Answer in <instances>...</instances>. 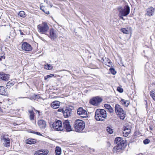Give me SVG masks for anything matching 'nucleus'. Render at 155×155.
<instances>
[{
    "mask_svg": "<svg viewBox=\"0 0 155 155\" xmlns=\"http://www.w3.org/2000/svg\"><path fill=\"white\" fill-rule=\"evenodd\" d=\"M115 110V112L118 115H119L120 119L124 120L126 117V114L125 111L118 104H116Z\"/></svg>",
    "mask_w": 155,
    "mask_h": 155,
    "instance_id": "nucleus-4",
    "label": "nucleus"
},
{
    "mask_svg": "<svg viewBox=\"0 0 155 155\" xmlns=\"http://www.w3.org/2000/svg\"><path fill=\"white\" fill-rule=\"evenodd\" d=\"M124 128L131 130L132 128V125L131 124H129L126 125V127H124Z\"/></svg>",
    "mask_w": 155,
    "mask_h": 155,
    "instance_id": "nucleus-39",
    "label": "nucleus"
},
{
    "mask_svg": "<svg viewBox=\"0 0 155 155\" xmlns=\"http://www.w3.org/2000/svg\"><path fill=\"white\" fill-rule=\"evenodd\" d=\"M130 8L128 5H125L124 8H122L119 10V15L124 16H125L129 14Z\"/></svg>",
    "mask_w": 155,
    "mask_h": 155,
    "instance_id": "nucleus-6",
    "label": "nucleus"
},
{
    "mask_svg": "<svg viewBox=\"0 0 155 155\" xmlns=\"http://www.w3.org/2000/svg\"><path fill=\"white\" fill-rule=\"evenodd\" d=\"M120 102L122 105L126 107H127L129 103V102L128 100H125L122 99H121Z\"/></svg>",
    "mask_w": 155,
    "mask_h": 155,
    "instance_id": "nucleus-25",
    "label": "nucleus"
},
{
    "mask_svg": "<svg viewBox=\"0 0 155 155\" xmlns=\"http://www.w3.org/2000/svg\"><path fill=\"white\" fill-rule=\"evenodd\" d=\"M117 91L120 93H122L123 91V90L122 88L118 87L117 88Z\"/></svg>",
    "mask_w": 155,
    "mask_h": 155,
    "instance_id": "nucleus-43",
    "label": "nucleus"
},
{
    "mask_svg": "<svg viewBox=\"0 0 155 155\" xmlns=\"http://www.w3.org/2000/svg\"><path fill=\"white\" fill-rule=\"evenodd\" d=\"M123 147L117 145L113 148V151L114 152H120L123 149Z\"/></svg>",
    "mask_w": 155,
    "mask_h": 155,
    "instance_id": "nucleus-21",
    "label": "nucleus"
},
{
    "mask_svg": "<svg viewBox=\"0 0 155 155\" xmlns=\"http://www.w3.org/2000/svg\"><path fill=\"white\" fill-rule=\"evenodd\" d=\"M34 133L35 134H36L38 135H41V134L40 133L38 132H35Z\"/></svg>",
    "mask_w": 155,
    "mask_h": 155,
    "instance_id": "nucleus-47",
    "label": "nucleus"
},
{
    "mask_svg": "<svg viewBox=\"0 0 155 155\" xmlns=\"http://www.w3.org/2000/svg\"><path fill=\"white\" fill-rule=\"evenodd\" d=\"M121 31L124 34H128L131 33L132 29L130 27H128L125 28H122Z\"/></svg>",
    "mask_w": 155,
    "mask_h": 155,
    "instance_id": "nucleus-17",
    "label": "nucleus"
},
{
    "mask_svg": "<svg viewBox=\"0 0 155 155\" xmlns=\"http://www.w3.org/2000/svg\"><path fill=\"white\" fill-rule=\"evenodd\" d=\"M73 109L71 108H67L65 109L63 112V114L65 117H68L71 116L72 113V111Z\"/></svg>",
    "mask_w": 155,
    "mask_h": 155,
    "instance_id": "nucleus-14",
    "label": "nucleus"
},
{
    "mask_svg": "<svg viewBox=\"0 0 155 155\" xmlns=\"http://www.w3.org/2000/svg\"><path fill=\"white\" fill-rule=\"evenodd\" d=\"M122 140H123V139L120 137L116 138L115 139V141L117 145L119 144V143Z\"/></svg>",
    "mask_w": 155,
    "mask_h": 155,
    "instance_id": "nucleus-32",
    "label": "nucleus"
},
{
    "mask_svg": "<svg viewBox=\"0 0 155 155\" xmlns=\"http://www.w3.org/2000/svg\"><path fill=\"white\" fill-rule=\"evenodd\" d=\"M0 94L6 95L7 94L6 88L3 86H0Z\"/></svg>",
    "mask_w": 155,
    "mask_h": 155,
    "instance_id": "nucleus-20",
    "label": "nucleus"
},
{
    "mask_svg": "<svg viewBox=\"0 0 155 155\" xmlns=\"http://www.w3.org/2000/svg\"><path fill=\"white\" fill-rule=\"evenodd\" d=\"M35 132V131H32V132H31V133L35 134V133H34Z\"/></svg>",
    "mask_w": 155,
    "mask_h": 155,
    "instance_id": "nucleus-49",
    "label": "nucleus"
},
{
    "mask_svg": "<svg viewBox=\"0 0 155 155\" xmlns=\"http://www.w3.org/2000/svg\"><path fill=\"white\" fill-rule=\"evenodd\" d=\"M48 35L51 40H54L57 37V32L53 28H51L49 30V35Z\"/></svg>",
    "mask_w": 155,
    "mask_h": 155,
    "instance_id": "nucleus-8",
    "label": "nucleus"
},
{
    "mask_svg": "<svg viewBox=\"0 0 155 155\" xmlns=\"http://www.w3.org/2000/svg\"><path fill=\"white\" fill-rule=\"evenodd\" d=\"M44 68L45 69L47 70H51L53 68V66L50 64H47L44 65Z\"/></svg>",
    "mask_w": 155,
    "mask_h": 155,
    "instance_id": "nucleus-29",
    "label": "nucleus"
},
{
    "mask_svg": "<svg viewBox=\"0 0 155 155\" xmlns=\"http://www.w3.org/2000/svg\"><path fill=\"white\" fill-rule=\"evenodd\" d=\"M54 74H52L47 75L46 76H45L44 77L45 80H46L48 78H51L52 77L54 76Z\"/></svg>",
    "mask_w": 155,
    "mask_h": 155,
    "instance_id": "nucleus-40",
    "label": "nucleus"
},
{
    "mask_svg": "<svg viewBox=\"0 0 155 155\" xmlns=\"http://www.w3.org/2000/svg\"><path fill=\"white\" fill-rule=\"evenodd\" d=\"M119 16L120 18L121 19H122L124 20V18L123 17V16H122V15H119Z\"/></svg>",
    "mask_w": 155,
    "mask_h": 155,
    "instance_id": "nucleus-48",
    "label": "nucleus"
},
{
    "mask_svg": "<svg viewBox=\"0 0 155 155\" xmlns=\"http://www.w3.org/2000/svg\"><path fill=\"white\" fill-rule=\"evenodd\" d=\"M78 115L81 117H86L87 116V112L83 108L80 107L78 108Z\"/></svg>",
    "mask_w": 155,
    "mask_h": 155,
    "instance_id": "nucleus-9",
    "label": "nucleus"
},
{
    "mask_svg": "<svg viewBox=\"0 0 155 155\" xmlns=\"http://www.w3.org/2000/svg\"><path fill=\"white\" fill-rule=\"evenodd\" d=\"M40 8L43 12L47 14H48L49 13V11L47 10L45 6H40Z\"/></svg>",
    "mask_w": 155,
    "mask_h": 155,
    "instance_id": "nucleus-28",
    "label": "nucleus"
},
{
    "mask_svg": "<svg viewBox=\"0 0 155 155\" xmlns=\"http://www.w3.org/2000/svg\"><path fill=\"white\" fill-rule=\"evenodd\" d=\"M102 101V99L101 97H97L92 99L90 101V103L94 105L97 106Z\"/></svg>",
    "mask_w": 155,
    "mask_h": 155,
    "instance_id": "nucleus-7",
    "label": "nucleus"
},
{
    "mask_svg": "<svg viewBox=\"0 0 155 155\" xmlns=\"http://www.w3.org/2000/svg\"><path fill=\"white\" fill-rule=\"evenodd\" d=\"M126 143V140H121L120 142L119 143V144H117L119 146H120L123 147H124V145Z\"/></svg>",
    "mask_w": 155,
    "mask_h": 155,
    "instance_id": "nucleus-34",
    "label": "nucleus"
},
{
    "mask_svg": "<svg viewBox=\"0 0 155 155\" xmlns=\"http://www.w3.org/2000/svg\"><path fill=\"white\" fill-rule=\"evenodd\" d=\"M130 131L131 130L124 128L123 132L124 137H126L130 133Z\"/></svg>",
    "mask_w": 155,
    "mask_h": 155,
    "instance_id": "nucleus-24",
    "label": "nucleus"
},
{
    "mask_svg": "<svg viewBox=\"0 0 155 155\" xmlns=\"http://www.w3.org/2000/svg\"><path fill=\"white\" fill-rule=\"evenodd\" d=\"M21 35H23V33L22 32H21Z\"/></svg>",
    "mask_w": 155,
    "mask_h": 155,
    "instance_id": "nucleus-51",
    "label": "nucleus"
},
{
    "mask_svg": "<svg viewBox=\"0 0 155 155\" xmlns=\"http://www.w3.org/2000/svg\"><path fill=\"white\" fill-rule=\"evenodd\" d=\"M22 48L23 50L26 51H30L32 49L31 45L26 42H24L22 44Z\"/></svg>",
    "mask_w": 155,
    "mask_h": 155,
    "instance_id": "nucleus-12",
    "label": "nucleus"
},
{
    "mask_svg": "<svg viewBox=\"0 0 155 155\" xmlns=\"http://www.w3.org/2000/svg\"><path fill=\"white\" fill-rule=\"evenodd\" d=\"M107 117L106 111L104 109H98L95 112V118L98 121H103Z\"/></svg>",
    "mask_w": 155,
    "mask_h": 155,
    "instance_id": "nucleus-1",
    "label": "nucleus"
},
{
    "mask_svg": "<svg viewBox=\"0 0 155 155\" xmlns=\"http://www.w3.org/2000/svg\"><path fill=\"white\" fill-rule=\"evenodd\" d=\"M61 150L60 147H56L55 152L56 155H60L61 153Z\"/></svg>",
    "mask_w": 155,
    "mask_h": 155,
    "instance_id": "nucleus-26",
    "label": "nucleus"
},
{
    "mask_svg": "<svg viewBox=\"0 0 155 155\" xmlns=\"http://www.w3.org/2000/svg\"><path fill=\"white\" fill-rule=\"evenodd\" d=\"M50 126L55 130L60 131L63 130L62 122L60 120H56L54 122L51 123Z\"/></svg>",
    "mask_w": 155,
    "mask_h": 155,
    "instance_id": "nucleus-2",
    "label": "nucleus"
},
{
    "mask_svg": "<svg viewBox=\"0 0 155 155\" xmlns=\"http://www.w3.org/2000/svg\"><path fill=\"white\" fill-rule=\"evenodd\" d=\"M1 140L3 142L4 146L8 147L10 146V140L8 137V135L5 134H2L1 136Z\"/></svg>",
    "mask_w": 155,
    "mask_h": 155,
    "instance_id": "nucleus-5",
    "label": "nucleus"
},
{
    "mask_svg": "<svg viewBox=\"0 0 155 155\" xmlns=\"http://www.w3.org/2000/svg\"><path fill=\"white\" fill-rule=\"evenodd\" d=\"M38 32L42 34H46L49 30V26L46 22H43L37 26Z\"/></svg>",
    "mask_w": 155,
    "mask_h": 155,
    "instance_id": "nucleus-3",
    "label": "nucleus"
},
{
    "mask_svg": "<svg viewBox=\"0 0 155 155\" xmlns=\"http://www.w3.org/2000/svg\"><path fill=\"white\" fill-rule=\"evenodd\" d=\"M107 130L108 133L110 134H112L113 132V130L112 128L110 126H108L107 127Z\"/></svg>",
    "mask_w": 155,
    "mask_h": 155,
    "instance_id": "nucleus-31",
    "label": "nucleus"
},
{
    "mask_svg": "<svg viewBox=\"0 0 155 155\" xmlns=\"http://www.w3.org/2000/svg\"><path fill=\"white\" fill-rule=\"evenodd\" d=\"M104 107L105 108L109 110L110 112L113 113L114 112V110L113 108L110 106L109 104H105L104 105Z\"/></svg>",
    "mask_w": 155,
    "mask_h": 155,
    "instance_id": "nucleus-23",
    "label": "nucleus"
},
{
    "mask_svg": "<svg viewBox=\"0 0 155 155\" xmlns=\"http://www.w3.org/2000/svg\"><path fill=\"white\" fill-rule=\"evenodd\" d=\"M9 78V74L5 73H0V80L7 81Z\"/></svg>",
    "mask_w": 155,
    "mask_h": 155,
    "instance_id": "nucleus-15",
    "label": "nucleus"
},
{
    "mask_svg": "<svg viewBox=\"0 0 155 155\" xmlns=\"http://www.w3.org/2000/svg\"><path fill=\"white\" fill-rule=\"evenodd\" d=\"M48 153V151L47 150H39L35 152L34 155H47Z\"/></svg>",
    "mask_w": 155,
    "mask_h": 155,
    "instance_id": "nucleus-19",
    "label": "nucleus"
},
{
    "mask_svg": "<svg viewBox=\"0 0 155 155\" xmlns=\"http://www.w3.org/2000/svg\"><path fill=\"white\" fill-rule=\"evenodd\" d=\"M38 124L41 129H45L46 127V122L44 120H40L38 121Z\"/></svg>",
    "mask_w": 155,
    "mask_h": 155,
    "instance_id": "nucleus-13",
    "label": "nucleus"
},
{
    "mask_svg": "<svg viewBox=\"0 0 155 155\" xmlns=\"http://www.w3.org/2000/svg\"><path fill=\"white\" fill-rule=\"evenodd\" d=\"M35 143L36 141L35 140L33 139H28L26 141V143L30 144H35Z\"/></svg>",
    "mask_w": 155,
    "mask_h": 155,
    "instance_id": "nucleus-27",
    "label": "nucleus"
},
{
    "mask_svg": "<svg viewBox=\"0 0 155 155\" xmlns=\"http://www.w3.org/2000/svg\"><path fill=\"white\" fill-rule=\"evenodd\" d=\"M85 124L82 120L78 119V132H81L85 128Z\"/></svg>",
    "mask_w": 155,
    "mask_h": 155,
    "instance_id": "nucleus-11",
    "label": "nucleus"
},
{
    "mask_svg": "<svg viewBox=\"0 0 155 155\" xmlns=\"http://www.w3.org/2000/svg\"><path fill=\"white\" fill-rule=\"evenodd\" d=\"M143 142L144 144H147L150 142V140L149 139H146L143 140Z\"/></svg>",
    "mask_w": 155,
    "mask_h": 155,
    "instance_id": "nucleus-42",
    "label": "nucleus"
},
{
    "mask_svg": "<svg viewBox=\"0 0 155 155\" xmlns=\"http://www.w3.org/2000/svg\"><path fill=\"white\" fill-rule=\"evenodd\" d=\"M29 113V118L31 120H33L35 119V113L32 110H29L28 111Z\"/></svg>",
    "mask_w": 155,
    "mask_h": 155,
    "instance_id": "nucleus-22",
    "label": "nucleus"
},
{
    "mask_svg": "<svg viewBox=\"0 0 155 155\" xmlns=\"http://www.w3.org/2000/svg\"><path fill=\"white\" fill-rule=\"evenodd\" d=\"M58 111V112L61 111L63 113V112L64 111V110L63 109H59Z\"/></svg>",
    "mask_w": 155,
    "mask_h": 155,
    "instance_id": "nucleus-44",
    "label": "nucleus"
},
{
    "mask_svg": "<svg viewBox=\"0 0 155 155\" xmlns=\"http://www.w3.org/2000/svg\"><path fill=\"white\" fill-rule=\"evenodd\" d=\"M35 110V111H36V112H38V115H40V112L39 111H38V110H35V109H34Z\"/></svg>",
    "mask_w": 155,
    "mask_h": 155,
    "instance_id": "nucleus-46",
    "label": "nucleus"
},
{
    "mask_svg": "<svg viewBox=\"0 0 155 155\" xmlns=\"http://www.w3.org/2000/svg\"><path fill=\"white\" fill-rule=\"evenodd\" d=\"M155 10L154 8L150 7L147 9V12L146 14L149 16H152L153 15Z\"/></svg>",
    "mask_w": 155,
    "mask_h": 155,
    "instance_id": "nucleus-16",
    "label": "nucleus"
},
{
    "mask_svg": "<svg viewBox=\"0 0 155 155\" xmlns=\"http://www.w3.org/2000/svg\"><path fill=\"white\" fill-rule=\"evenodd\" d=\"M63 129L65 128L67 131L70 132L72 130L70 124V123L68 120H65L63 122Z\"/></svg>",
    "mask_w": 155,
    "mask_h": 155,
    "instance_id": "nucleus-10",
    "label": "nucleus"
},
{
    "mask_svg": "<svg viewBox=\"0 0 155 155\" xmlns=\"http://www.w3.org/2000/svg\"><path fill=\"white\" fill-rule=\"evenodd\" d=\"M153 91H151L150 93V95L153 99L155 101V93H153Z\"/></svg>",
    "mask_w": 155,
    "mask_h": 155,
    "instance_id": "nucleus-41",
    "label": "nucleus"
},
{
    "mask_svg": "<svg viewBox=\"0 0 155 155\" xmlns=\"http://www.w3.org/2000/svg\"><path fill=\"white\" fill-rule=\"evenodd\" d=\"M78 118H79V116H78Z\"/></svg>",
    "mask_w": 155,
    "mask_h": 155,
    "instance_id": "nucleus-52",
    "label": "nucleus"
},
{
    "mask_svg": "<svg viewBox=\"0 0 155 155\" xmlns=\"http://www.w3.org/2000/svg\"><path fill=\"white\" fill-rule=\"evenodd\" d=\"M38 95L34 94L33 95L32 97H31L30 98V99L31 100H35L37 98H38Z\"/></svg>",
    "mask_w": 155,
    "mask_h": 155,
    "instance_id": "nucleus-38",
    "label": "nucleus"
},
{
    "mask_svg": "<svg viewBox=\"0 0 155 155\" xmlns=\"http://www.w3.org/2000/svg\"><path fill=\"white\" fill-rule=\"evenodd\" d=\"M46 2L47 3H48V1L47 0H46Z\"/></svg>",
    "mask_w": 155,
    "mask_h": 155,
    "instance_id": "nucleus-50",
    "label": "nucleus"
},
{
    "mask_svg": "<svg viewBox=\"0 0 155 155\" xmlns=\"http://www.w3.org/2000/svg\"><path fill=\"white\" fill-rule=\"evenodd\" d=\"M5 56H1V57H0V61H1L2 60V58L4 59H5Z\"/></svg>",
    "mask_w": 155,
    "mask_h": 155,
    "instance_id": "nucleus-45",
    "label": "nucleus"
},
{
    "mask_svg": "<svg viewBox=\"0 0 155 155\" xmlns=\"http://www.w3.org/2000/svg\"><path fill=\"white\" fill-rule=\"evenodd\" d=\"M18 15L20 16V17L22 18H25L26 17V15L25 13V12L23 11H21L18 13Z\"/></svg>",
    "mask_w": 155,
    "mask_h": 155,
    "instance_id": "nucleus-30",
    "label": "nucleus"
},
{
    "mask_svg": "<svg viewBox=\"0 0 155 155\" xmlns=\"http://www.w3.org/2000/svg\"><path fill=\"white\" fill-rule=\"evenodd\" d=\"M14 83L12 81H10L7 83L6 86L7 88L10 87L14 84Z\"/></svg>",
    "mask_w": 155,
    "mask_h": 155,
    "instance_id": "nucleus-33",
    "label": "nucleus"
},
{
    "mask_svg": "<svg viewBox=\"0 0 155 155\" xmlns=\"http://www.w3.org/2000/svg\"><path fill=\"white\" fill-rule=\"evenodd\" d=\"M60 105V102L58 101H54L51 104V107L54 109H56L59 107Z\"/></svg>",
    "mask_w": 155,
    "mask_h": 155,
    "instance_id": "nucleus-18",
    "label": "nucleus"
},
{
    "mask_svg": "<svg viewBox=\"0 0 155 155\" xmlns=\"http://www.w3.org/2000/svg\"><path fill=\"white\" fill-rule=\"evenodd\" d=\"M74 127L75 129V131L78 132V119L75 120L74 124Z\"/></svg>",
    "mask_w": 155,
    "mask_h": 155,
    "instance_id": "nucleus-35",
    "label": "nucleus"
},
{
    "mask_svg": "<svg viewBox=\"0 0 155 155\" xmlns=\"http://www.w3.org/2000/svg\"><path fill=\"white\" fill-rule=\"evenodd\" d=\"M109 71L110 73L113 75H115L116 73V71L113 68H110L109 69Z\"/></svg>",
    "mask_w": 155,
    "mask_h": 155,
    "instance_id": "nucleus-37",
    "label": "nucleus"
},
{
    "mask_svg": "<svg viewBox=\"0 0 155 155\" xmlns=\"http://www.w3.org/2000/svg\"><path fill=\"white\" fill-rule=\"evenodd\" d=\"M105 59L107 61V62H105L106 64L108 66H110V65H111V61L108 58H105Z\"/></svg>",
    "mask_w": 155,
    "mask_h": 155,
    "instance_id": "nucleus-36",
    "label": "nucleus"
}]
</instances>
